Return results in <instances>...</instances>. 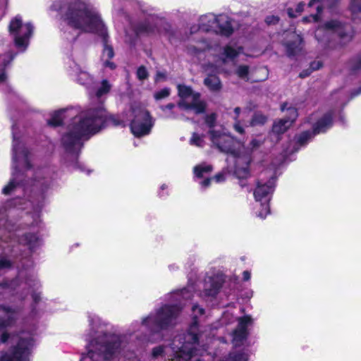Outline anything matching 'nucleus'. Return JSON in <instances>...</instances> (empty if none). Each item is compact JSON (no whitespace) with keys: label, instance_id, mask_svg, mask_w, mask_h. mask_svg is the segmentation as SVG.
Segmentation results:
<instances>
[{"label":"nucleus","instance_id":"obj_1","mask_svg":"<svg viewBox=\"0 0 361 361\" xmlns=\"http://www.w3.org/2000/svg\"><path fill=\"white\" fill-rule=\"evenodd\" d=\"M123 121L115 116H106L103 107L89 109L74 116L61 142L67 151L77 152L82 147V138L97 133L104 125L119 126Z\"/></svg>","mask_w":361,"mask_h":361},{"label":"nucleus","instance_id":"obj_2","mask_svg":"<svg viewBox=\"0 0 361 361\" xmlns=\"http://www.w3.org/2000/svg\"><path fill=\"white\" fill-rule=\"evenodd\" d=\"M63 17L70 26L82 32L105 34V26L98 11L82 0H70Z\"/></svg>","mask_w":361,"mask_h":361},{"label":"nucleus","instance_id":"obj_3","mask_svg":"<svg viewBox=\"0 0 361 361\" xmlns=\"http://www.w3.org/2000/svg\"><path fill=\"white\" fill-rule=\"evenodd\" d=\"M196 322L190 326V331L183 337L175 338L173 342V347L158 346L153 348L152 357L158 358L164 355L168 354L170 351L175 353V356L171 361H188L199 355L200 350L196 345H199L200 340L204 342L203 335L200 337L195 333ZM200 355H201L200 353ZM195 361H202L197 359Z\"/></svg>","mask_w":361,"mask_h":361},{"label":"nucleus","instance_id":"obj_4","mask_svg":"<svg viewBox=\"0 0 361 361\" xmlns=\"http://www.w3.org/2000/svg\"><path fill=\"white\" fill-rule=\"evenodd\" d=\"M90 345L95 348L99 353L91 349L87 355L82 357L80 361H99L101 354L104 360L114 361L126 348V341L124 336L104 335L102 338H99V341H90Z\"/></svg>","mask_w":361,"mask_h":361},{"label":"nucleus","instance_id":"obj_5","mask_svg":"<svg viewBox=\"0 0 361 361\" xmlns=\"http://www.w3.org/2000/svg\"><path fill=\"white\" fill-rule=\"evenodd\" d=\"M180 311V308L177 306L166 305L161 307L155 315H150L144 319L142 326L149 327L153 331L173 326Z\"/></svg>","mask_w":361,"mask_h":361},{"label":"nucleus","instance_id":"obj_6","mask_svg":"<svg viewBox=\"0 0 361 361\" xmlns=\"http://www.w3.org/2000/svg\"><path fill=\"white\" fill-rule=\"evenodd\" d=\"M13 161L14 171H13L12 180L2 190L3 193L5 195L9 194L18 183L16 180L18 176V168L20 166H29L27 151L23 145L20 142L14 130H13Z\"/></svg>","mask_w":361,"mask_h":361},{"label":"nucleus","instance_id":"obj_7","mask_svg":"<svg viewBox=\"0 0 361 361\" xmlns=\"http://www.w3.org/2000/svg\"><path fill=\"white\" fill-rule=\"evenodd\" d=\"M130 116L133 117L130 129L135 136L141 137L149 133L153 124L149 113L145 108L140 105L132 106Z\"/></svg>","mask_w":361,"mask_h":361},{"label":"nucleus","instance_id":"obj_8","mask_svg":"<svg viewBox=\"0 0 361 361\" xmlns=\"http://www.w3.org/2000/svg\"><path fill=\"white\" fill-rule=\"evenodd\" d=\"M208 135L213 147L222 152L240 157V152L236 149V145H239L240 143L229 133L224 130L211 129Z\"/></svg>","mask_w":361,"mask_h":361},{"label":"nucleus","instance_id":"obj_9","mask_svg":"<svg viewBox=\"0 0 361 361\" xmlns=\"http://www.w3.org/2000/svg\"><path fill=\"white\" fill-rule=\"evenodd\" d=\"M32 31V25L30 23H23L18 16L15 17L9 25V32L14 39L16 46L23 50L27 48Z\"/></svg>","mask_w":361,"mask_h":361},{"label":"nucleus","instance_id":"obj_10","mask_svg":"<svg viewBox=\"0 0 361 361\" xmlns=\"http://www.w3.org/2000/svg\"><path fill=\"white\" fill-rule=\"evenodd\" d=\"M274 190V180L271 178L267 183H259L254 191L255 200L260 202L262 210L257 214L261 219H264L269 214V202Z\"/></svg>","mask_w":361,"mask_h":361},{"label":"nucleus","instance_id":"obj_11","mask_svg":"<svg viewBox=\"0 0 361 361\" xmlns=\"http://www.w3.org/2000/svg\"><path fill=\"white\" fill-rule=\"evenodd\" d=\"M332 114L329 112L320 118L313 126V133L304 132L298 137V142L304 145L312 135L325 132L332 125Z\"/></svg>","mask_w":361,"mask_h":361},{"label":"nucleus","instance_id":"obj_12","mask_svg":"<svg viewBox=\"0 0 361 361\" xmlns=\"http://www.w3.org/2000/svg\"><path fill=\"white\" fill-rule=\"evenodd\" d=\"M343 30V25L340 22L332 20L326 22L323 26L318 27L315 31V37L318 41L324 40L326 36L333 33H337L340 37H343L344 36Z\"/></svg>","mask_w":361,"mask_h":361},{"label":"nucleus","instance_id":"obj_13","mask_svg":"<svg viewBox=\"0 0 361 361\" xmlns=\"http://www.w3.org/2000/svg\"><path fill=\"white\" fill-rule=\"evenodd\" d=\"M288 118H283L276 121L272 127V133L274 135H280L285 133L292 125L293 122L298 116L297 110L293 107L287 108Z\"/></svg>","mask_w":361,"mask_h":361},{"label":"nucleus","instance_id":"obj_14","mask_svg":"<svg viewBox=\"0 0 361 361\" xmlns=\"http://www.w3.org/2000/svg\"><path fill=\"white\" fill-rule=\"evenodd\" d=\"M31 345L30 341L21 339L15 350L13 355L11 357L8 355L3 356L0 361H27L29 347Z\"/></svg>","mask_w":361,"mask_h":361},{"label":"nucleus","instance_id":"obj_15","mask_svg":"<svg viewBox=\"0 0 361 361\" xmlns=\"http://www.w3.org/2000/svg\"><path fill=\"white\" fill-rule=\"evenodd\" d=\"M252 322L250 317L245 316L238 319L237 329L233 333V343L234 345H240L247 337V326Z\"/></svg>","mask_w":361,"mask_h":361},{"label":"nucleus","instance_id":"obj_16","mask_svg":"<svg viewBox=\"0 0 361 361\" xmlns=\"http://www.w3.org/2000/svg\"><path fill=\"white\" fill-rule=\"evenodd\" d=\"M216 16L214 14H207L200 17L198 26L194 25L191 27V32H195L200 30L203 32H217L216 25Z\"/></svg>","mask_w":361,"mask_h":361},{"label":"nucleus","instance_id":"obj_17","mask_svg":"<svg viewBox=\"0 0 361 361\" xmlns=\"http://www.w3.org/2000/svg\"><path fill=\"white\" fill-rule=\"evenodd\" d=\"M178 94L180 98L178 102V107H188L189 99H195L197 97H200V94L195 92L192 89L185 85H178Z\"/></svg>","mask_w":361,"mask_h":361},{"label":"nucleus","instance_id":"obj_18","mask_svg":"<svg viewBox=\"0 0 361 361\" xmlns=\"http://www.w3.org/2000/svg\"><path fill=\"white\" fill-rule=\"evenodd\" d=\"M287 37L285 42L287 53L289 56H294L301 50L302 38L295 32L288 33Z\"/></svg>","mask_w":361,"mask_h":361},{"label":"nucleus","instance_id":"obj_19","mask_svg":"<svg viewBox=\"0 0 361 361\" xmlns=\"http://www.w3.org/2000/svg\"><path fill=\"white\" fill-rule=\"evenodd\" d=\"M217 29L216 33H220L223 35L228 36L233 32V27L229 18L226 15H219L216 16V25Z\"/></svg>","mask_w":361,"mask_h":361},{"label":"nucleus","instance_id":"obj_20","mask_svg":"<svg viewBox=\"0 0 361 361\" xmlns=\"http://www.w3.org/2000/svg\"><path fill=\"white\" fill-rule=\"evenodd\" d=\"M75 111L73 109H61L55 111L52 115L51 118L49 120L48 124L53 126H59L63 119L68 116H73L75 114Z\"/></svg>","mask_w":361,"mask_h":361},{"label":"nucleus","instance_id":"obj_21","mask_svg":"<svg viewBox=\"0 0 361 361\" xmlns=\"http://www.w3.org/2000/svg\"><path fill=\"white\" fill-rule=\"evenodd\" d=\"M243 51L240 46L235 44H228L224 48L222 63H225L227 59L233 60Z\"/></svg>","mask_w":361,"mask_h":361},{"label":"nucleus","instance_id":"obj_22","mask_svg":"<svg viewBox=\"0 0 361 361\" xmlns=\"http://www.w3.org/2000/svg\"><path fill=\"white\" fill-rule=\"evenodd\" d=\"M221 286V283L209 278L204 285V294L205 296L215 295Z\"/></svg>","mask_w":361,"mask_h":361},{"label":"nucleus","instance_id":"obj_23","mask_svg":"<svg viewBox=\"0 0 361 361\" xmlns=\"http://www.w3.org/2000/svg\"><path fill=\"white\" fill-rule=\"evenodd\" d=\"M188 107H180L184 110H193L195 114H200L204 112L206 109V104L200 99V97H197L195 99H189Z\"/></svg>","mask_w":361,"mask_h":361},{"label":"nucleus","instance_id":"obj_24","mask_svg":"<svg viewBox=\"0 0 361 361\" xmlns=\"http://www.w3.org/2000/svg\"><path fill=\"white\" fill-rule=\"evenodd\" d=\"M204 85L213 92L219 91L221 89V83L216 75H209L204 80Z\"/></svg>","mask_w":361,"mask_h":361},{"label":"nucleus","instance_id":"obj_25","mask_svg":"<svg viewBox=\"0 0 361 361\" xmlns=\"http://www.w3.org/2000/svg\"><path fill=\"white\" fill-rule=\"evenodd\" d=\"M13 312L8 309L0 307V328L9 325L13 319Z\"/></svg>","mask_w":361,"mask_h":361},{"label":"nucleus","instance_id":"obj_26","mask_svg":"<svg viewBox=\"0 0 361 361\" xmlns=\"http://www.w3.org/2000/svg\"><path fill=\"white\" fill-rule=\"evenodd\" d=\"M212 170V166L206 164L197 165L193 169L194 173L197 178H203L205 175L209 174Z\"/></svg>","mask_w":361,"mask_h":361},{"label":"nucleus","instance_id":"obj_27","mask_svg":"<svg viewBox=\"0 0 361 361\" xmlns=\"http://www.w3.org/2000/svg\"><path fill=\"white\" fill-rule=\"evenodd\" d=\"M350 8L353 18L361 19V0H352Z\"/></svg>","mask_w":361,"mask_h":361},{"label":"nucleus","instance_id":"obj_28","mask_svg":"<svg viewBox=\"0 0 361 361\" xmlns=\"http://www.w3.org/2000/svg\"><path fill=\"white\" fill-rule=\"evenodd\" d=\"M111 85L107 80H103L101 82L100 86L98 87L96 95L97 97H101L104 94H106L111 90Z\"/></svg>","mask_w":361,"mask_h":361},{"label":"nucleus","instance_id":"obj_29","mask_svg":"<svg viewBox=\"0 0 361 361\" xmlns=\"http://www.w3.org/2000/svg\"><path fill=\"white\" fill-rule=\"evenodd\" d=\"M249 71L250 68L248 66L240 65L237 67L235 73L240 78L247 80Z\"/></svg>","mask_w":361,"mask_h":361},{"label":"nucleus","instance_id":"obj_30","mask_svg":"<svg viewBox=\"0 0 361 361\" xmlns=\"http://www.w3.org/2000/svg\"><path fill=\"white\" fill-rule=\"evenodd\" d=\"M190 143L196 147H202L204 145V140L203 136L194 133L190 140Z\"/></svg>","mask_w":361,"mask_h":361},{"label":"nucleus","instance_id":"obj_31","mask_svg":"<svg viewBox=\"0 0 361 361\" xmlns=\"http://www.w3.org/2000/svg\"><path fill=\"white\" fill-rule=\"evenodd\" d=\"M266 121L267 117L265 116L262 114H255L250 121V125L252 126L263 125Z\"/></svg>","mask_w":361,"mask_h":361},{"label":"nucleus","instance_id":"obj_32","mask_svg":"<svg viewBox=\"0 0 361 361\" xmlns=\"http://www.w3.org/2000/svg\"><path fill=\"white\" fill-rule=\"evenodd\" d=\"M77 80L80 83L85 85L90 84L92 80L90 74L85 71H80Z\"/></svg>","mask_w":361,"mask_h":361},{"label":"nucleus","instance_id":"obj_33","mask_svg":"<svg viewBox=\"0 0 361 361\" xmlns=\"http://www.w3.org/2000/svg\"><path fill=\"white\" fill-rule=\"evenodd\" d=\"M262 144V142H261L259 140L257 139H252L250 142L249 143V145L245 149L246 154L248 155L250 153H252L253 151L257 149Z\"/></svg>","mask_w":361,"mask_h":361},{"label":"nucleus","instance_id":"obj_34","mask_svg":"<svg viewBox=\"0 0 361 361\" xmlns=\"http://www.w3.org/2000/svg\"><path fill=\"white\" fill-rule=\"evenodd\" d=\"M171 90L168 87H165L159 91L154 93V97L156 100H160L168 97L170 95Z\"/></svg>","mask_w":361,"mask_h":361},{"label":"nucleus","instance_id":"obj_35","mask_svg":"<svg viewBox=\"0 0 361 361\" xmlns=\"http://www.w3.org/2000/svg\"><path fill=\"white\" fill-rule=\"evenodd\" d=\"M114 56V51L113 49L106 45L102 54V58L104 61L109 60V59H111Z\"/></svg>","mask_w":361,"mask_h":361},{"label":"nucleus","instance_id":"obj_36","mask_svg":"<svg viewBox=\"0 0 361 361\" xmlns=\"http://www.w3.org/2000/svg\"><path fill=\"white\" fill-rule=\"evenodd\" d=\"M216 114L214 113L207 115L205 116L206 124L210 128L213 127L216 123Z\"/></svg>","mask_w":361,"mask_h":361},{"label":"nucleus","instance_id":"obj_37","mask_svg":"<svg viewBox=\"0 0 361 361\" xmlns=\"http://www.w3.org/2000/svg\"><path fill=\"white\" fill-rule=\"evenodd\" d=\"M234 123H233V129L235 132H237L239 134H244L245 130L243 126H242L240 121L239 119H237V118H234Z\"/></svg>","mask_w":361,"mask_h":361},{"label":"nucleus","instance_id":"obj_38","mask_svg":"<svg viewBox=\"0 0 361 361\" xmlns=\"http://www.w3.org/2000/svg\"><path fill=\"white\" fill-rule=\"evenodd\" d=\"M247 355L244 353H240L236 355H231L227 361H247Z\"/></svg>","mask_w":361,"mask_h":361},{"label":"nucleus","instance_id":"obj_39","mask_svg":"<svg viewBox=\"0 0 361 361\" xmlns=\"http://www.w3.org/2000/svg\"><path fill=\"white\" fill-rule=\"evenodd\" d=\"M13 59V56L11 54H7L3 56L0 57V65L3 66H6L7 64H8L12 59Z\"/></svg>","mask_w":361,"mask_h":361},{"label":"nucleus","instance_id":"obj_40","mask_svg":"<svg viewBox=\"0 0 361 361\" xmlns=\"http://www.w3.org/2000/svg\"><path fill=\"white\" fill-rule=\"evenodd\" d=\"M137 76L140 80H145L148 77V73L143 66L140 67L137 71Z\"/></svg>","mask_w":361,"mask_h":361},{"label":"nucleus","instance_id":"obj_41","mask_svg":"<svg viewBox=\"0 0 361 361\" xmlns=\"http://www.w3.org/2000/svg\"><path fill=\"white\" fill-rule=\"evenodd\" d=\"M209 46L207 44H203L202 46H200L198 47L197 48L195 47H190L189 48V51L191 52V53H197L199 51H204V49H206L207 48H208Z\"/></svg>","mask_w":361,"mask_h":361},{"label":"nucleus","instance_id":"obj_42","mask_svg":"<svg viewBox=\"0 0 361 361\" xmlns=\"http://www.w3.org/2000/svg\"><path fill=\"white\" fill-rule=\"evenodd\" d=\"M194 317H197V314L202 315L204 314V310L198 305H194L192 307Z\"/></svg>","mask_w":361,"mask_h":361},{"label":"nucleus","instance_id":"obj_43","mask_svg":"<svg viewBox=\"0 0 361 361\" xmlns=\"http://www.w3.org/2000/svg\"><path fill=\"white\" fill-rule=\"evenodd\" d=\"M25 241L28 244H32L34 242H35L37 240V237L34 234L29 233V234L25 235Z\"/></svg>","mask_w":361,"mask_h":361},{"label":"nucleus","instance_id":"obj_44","mask_svg":"<svg viewBox=\"0 0 361 361\" xmlns=\"http://www.w3.org/2000/svg\"><path fill=\"white\" fill-rule=\"evenodd\" d=\"M11 265L10 261L5 258L0 259V269L8 267Z\"/></svg>","mask_w":361,"mask_h":361},{"label":"nucleus","instance_id":"obj_45","mask_svg":"<svg viewBox=\"0 0 361 361\" xmlns=\"http://www.w3.org/2000/svg\"><path fill=\"white\" fill-rule=\"evenodd\" d=\"M318 20V14L317 15H311L309 17H305L302 18L303 22H310V21H317Z\"/></svg>","mask_w":361,"mask_h":361},{"label":"nucleus","instance_id":"obj_46","mask_svg":"<svg viewBox=\"0 0 361 361\" xmlns=\"http://www.w3.org/2000/svg\"><path fill=\"white\" fill-rule=\"evenodd\" d=\"M279 21V18L276 16H268L266 18V22L268 24H274Z\"/></svg>","mask_w":361,"mask_h":361},{"label":"nucleus","instance_id":"obj_47","mask_svg":"<svg viewBox=\"0 0 361 361\" xmlns=\"http://www.w3.org/2000/svg\"><path fill=\"white\" fill-rule=\"evenodd\" d=\"M0 85H7V76L4 71L0 73Z\"/></svg>","mask_w":361,"mask_h":361},{"label":"nucleus","instance_id":"obj_48","mask_svg":"<svg viewBox=\"0 0 361 361\" xmlns=\"http://www.w3.org/2000/svg\"><path fill=\"white\" fill-rule=\"evenodd\" d=\"M166 75L165 73L163 72H157L156 75V81H159L160 80H164Z\"/></svg>","mask_w":361,"mask_h":361},{"label":"nucleus","instance_id":"obj_49","mask_svg":"<svg viewBox=\"0 0 361 361\" xmlns=\"http://www.w3.org/2000/svg\"><path fill=\"white\" fill-rule=\"evenodd\" d=\"M212 179H214L217 183H220L224 180V175L223 173H219L216 175Z\"/></svg>","mask_w":361,"mask_h":361},{"label":"nucleus","instance_id":"obj_50","mask_svg":"<svg viewBox=\"0 0 361 361\" xmlns=\"http://www.w3.org/2000/svg\"><path fill=\"white\" fill-rule=\"evenodd\" d=\"M322 66L320 61H314L311 64V68L313 70H317Z\"/></svg>","mask_w":361,"mask_h":361},{"label":"nucleus","instance_id":"obj_51","mask_svg":"<svg viewBox=\"0 0 361 361\" xmlns=\"http://www.w3.org/2000/svg\"><path fill=\"white\" fill-rule=\"evenodd\" d=\"M175 105L173 104H168L166 106H162L161 107V110L163 111H166V110H171L173 108H174Z\"/></svg>","mask_w":361,"mask_h":361},{"label":"nucleus","instance_id":"obj_52","mask_svg":"<svg viewBox=\"0 0 361 361\" xmlns=\"http://www.w3.org/2000/svg\"><path fill=\"white\" fill-rule=\"evenodd\" d=\"M212 178H207L206 180H203L202 182H201V185L202 188H207L209 185L210 184V182L212 180Z\"/></svg>","mask_w":361,"mask_h":361},{"label":"nucleus","instance_id":"obj_53","mask_svg":"<svg viewBox=\"0 0 361 361\" xmlns=\"http://www.w3.org/2000/svg\"><path fill=\"white\" fill-rule=\"evenodd\" d=\"M104 64L106 67H109L111 69H114L115 68V64L113 62L109 61V60L104 61Z\"/></svg>","mask_w":361,"mask_h":361},{"label":"nucleus","instance_id":"obj_54","mask_svg":"<svg viewBox=\"0 0 361 361\" xmlns=\"http://www.w3.org/2000/svg\"><path fill=\"white\" fill-rule=\"evenodd\" d=\"M304 6L305 4L303 3H299L296 7V12L300 13L303 11Z\"/></svg>","mask_w":361,"mask_h":361},{"label":"nucleus","instance_id":"obj_55","mask_svg":"<svg viewBox=\"0 0 361 361\" xmlns=\"http://www.w3.org/2000/svg\"><path fill=\"white\" fill-rule=\"evenodd\" d=\"M243 274L245 281H248L250 279V273L248 271H243Z\"/></svg>","mask_w":361,"mask_h":361},{"label":"nucleus","instance_id":"obj_56","mask_svg":"<svg viewBox=\"0 0 361 361\" xmlns=\"http://www.w3.org/2000/svg\"><path fill=\"white\" fill-rule=\"evenodd\" d=\"M240 111H241L240 108H239V107L235 108L234 109L235 116L233 117V118H237V119H238V116H239Z\"/></svg>","mask_w":361,"mask_h":361},{"label":"nucleus","instance_id":"obj_57","mask_svg":"<svg viewBox=\"0 0 361 361\" xmlns=\"http://www.w3.org/2000/svg\"><path fill=\"white\" fill-rule=\"evenodd\" d=\"M288 16L290 17V18H295L296 17V15H295L293 13V11L292 8H288Z\"/></svg>","mask_w":361,"mask_h":361},{"label":"nucleus","instance_id":"obj_58","mask_svg":"<svg viewBox=\"0 0 361 361\" xmlns=\"http://www.w3.org/2000/svg\"><path fill=\"white\" fill-rule=\"evenodd\" d=\"M321 0H311L309 3V6H314L315 4H317L319 2H320Z\"/></svg>","mask_w":361,"mask_h":361},{"label":"nucleus","instance_id":"obj_59","mask_svg":"<svg viewBox=\"0 0 361 361\" xmlns=\"http://www.w3.org/2000/svg\"><path fill=\"white\" fill-rule=\"evenodd\" d=\"M8 338V335H7L6 334H4L2 336H1V341L2 342H5L7 341Z\"/></svg>","mask_w":361,"mask_h":361},{"label":"nucleus","instance_id":"obj_60","mask_svg":"<svg viewBox=\"0 0 361 361\" xmlns=\"http://www.w3.org/2000/svg\"><path fill=\"white\" fill-rule=\"evenodd\" d=\"M310 74V73H307V72H302L300 74V78H305L306 76H307L308 75Z\"/></svg>","mask_w":361,"mask_h":361},{"label":"nucleus","instance_id":"obj_61","mask_svg":"<svg viewBox=\"0 0 361 361\" xmlns=\"http://www.w3.org/2000/svg\"><path fill=\"white\" fill-rule=\"evenodd\" d=\"M58 4H59V2H56L53 4V7L55 10H58L59 9V6H58Z\"/></svg>","mask_w":361,"mask_h":361},{"label":"nucleus","instance_id":"obj_62","mask_svg":"<svg viewBox=\"0 0 361 361\" xmlns=\"http://www.w3.org/2000/svg\"><path fill=\"white\" fill-rule=\"evenodd\" d=\"M182 294H183V295L184 297H188V295H188V292H187V290H182Z\"/></svg>","mask_w":361,"mask_h":361},{"label":"nucleus","instance_id":"obj_63","mask_svg":"<svg viewBox=\"0 0 361 361\" xmlns=\"http://www.w3.org/2000/svg\"><path fill=\"white\" fill-rule=\"evenodd\" d=\"M169 117L173 118H177V116L173 113H172V114L171 116H169Z\"/></svg>","mask_w":361,"mask_h":361},{"label":"nucleus","instance_id":"obj_64","mask_svg":"<svg viewBox=\"0 0 361 361\" xmlns=\"http://www.w3.org/2000/svg\"><path fill=\"white\" fill-rule=\"evenodd\" d=\"M321 9H322V8H321V5H318V6H317V11H318V12H319Z\"/></svg>","mask_w":361,"mask_h":361}]
</instances>
